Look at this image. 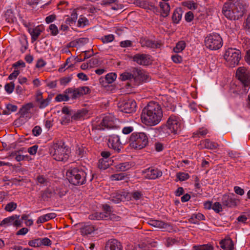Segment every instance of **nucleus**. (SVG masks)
Here are the masks:
<instances>
[{
    "mask_svg": "<svg viewBox=\"0 0 250 250\" xmlns=\"http://www.w3.org/2000/svg\"><path fill=\"white\" fill-rule=\"evenodd\" d=\"M38 146L34 145L28 149V152L31 155H35L37 151Z\"/></svg>",
    "mask_w": 250,
    "mask_h": 250,
    "instance_id": "obj_60",
    "label": "nucleus"
},
{
    "mask_svg": "<svg viewBox=\"0 0 250 250\" xmlns=\"http://www.w3.org/2000/svg\"><path fill=\"white\" fill-rule=\"evenodd\" d=\"M237 200L233 194H224L222 198V204L224 208H232L237 205Z\"/></svg>",
    "mask_w": 250,
    "mask_h": 250,
    "instance_id": "obj_15",
    "label": "nucleus"
},
{
    "mask_svg": "<svg viewBox=\"0 0 250 250\" xmlns=\"http://www.w3.org/2000/svg\"><path fill=\"white\" fill-rule=\"evenodd\" d=\"M133 74L132 75L131 74L128 72H124L120 75V79L122 81H126L127 80H130L132 78L134 79V77L133 76Z\"/></svg>",
    "mask_w": 250,
    "mask_h": 250,
    "instance_id": "obj_52",
    "label": "nucleus"
},
{
    "mask_svg": "<svg viewBox=\"0 0 250 250\" xmlns=\"http://www.w3.org/2000/svg\"><path fill=\"white\" fill-rule=\"evenodd\" d=\"M40 247L42 246H49L51 245V241L47 237L40 238Z\"/></svg>",
    "mask_w": 250,
    "mask_h": 250,
    "instance_id": "obj_50",
    "label": "nucleus"
},
{
    "mask_svg": "<svg viewBox=\"0 0 250 250\" xmlns=\"http://www.w3.org/2000/svg\"><path fill=\"white\" fill-rule=\"evenodd\" d=\"M144 176L149 179H156L162 175V172L157 168L149 167L143 171Z\"/></svg>",
    "mask_w": 250,
    "mask_h": 250,
    "instance_id": "obj_16",
    "label": "nucleus"
},
{
    "mask_svg": "<svg viewBox=\"0 0 250 250\" xmlns=\"http://www.w3.org/2000/svg\"><path fill=\"white\" fill-rule=\"evenodd\" d=\"M208 130L205 127L200 128L198 130L193 133V138L200 137L204 136L208 133Z\"/></svg>",
    "mask_w": 250,
    "mask_h": 250,
    "instance_id": "obj_36",
    "label": "nucleus"
},
{
    "mask_svg": "<svg viewBox=\"0 0 250 250\" xmlns=\"http://www.w3.org/2000/svg\"><path fill=\"white\" fill-rule=\"evenodd\" d=\"M56 216V214L54 212L46 214L45 215L40 216L37 220V223H43L49 221L50 219L55 218Z\"/></svg>",
    "mask_w": 250,
    "mask_h": 250,
    "instance_id": "obj_27",
    "label": "nucleus"
},
{
    "mask_svg": "<svg viewBox=\"0 0 250 250\" xmlns=\"http://www.w3.org/2000/svg\"><path fill=\"white\" fill-rule=\"evenodd\" d=\"M51 100V97L49 96L46 99H43L42 93L39 92L36 95V101L40 108H44L48 106Z\"/></svg>",
    "mask_w": 250,
    "mask_h": 250,
    "instance_id": "obj_19",
    "label": "nucleus"
},
{
    "mask_svg": "<svg viewBox=\"0 0 250 250\" xmlns=\"http://www.w3.org/2000/svg\"><path fill=\"white\" fill-rule=\"evenodd\" d=\"M114 39V36L112 34L105 35L102 38V42L104 43H107L112 42Z\"/></svg>",
    "mask_w": 250,
    "mask_h": 250,
    "instance_id": "obj_51",
    "label": "nucleus"
},
{
    "mask_svg": "<svg viewBox=\"0 0 250 250\" xmlns=\"http://www.w3.org/2000/svg\"><path fill=\"white\" fill-rule=\"evenodd\" d=\"M186 47V42L185 41H181L176 43V46L173 48V50L176 53H179L183 51Z\"/></svg>",
    "mask_w": 250,
    "mask_h": 250,
    "instance_id": "obj_39",
    "label": "nucleus"
},
{
    "mask_svg": "<svg viewBox=\"0 0 250 250\" xmlns=\"http://www.w3.org/2000/svg\"><path fill=\"white\" fill-rule=\"evenodd\" d=\"M17 204L13 202H11L5 206L4 209L7 211L11 212L17 208Z\"/></svg>",
    "mask_w": 250,
    "mask_h": 250,
    "instance_id": "obj_45",
    "label": "nucleus"
},
{
    "mask_svg": "<svg viewBox=\"0 0 250 250\" xmlns=\"http://www.w3.org/2000/svg\"><path fill=\"white\" fill-rule=\"evenodd\" d=\"M129 200H137L143 197V194L139 191H135L132 192H128Z\"/></svg>",
    "mask_w": 250,
    "mask_h": 250,
    "instance_id": "obj_38",
    "label": "nucleus"
},
{
    "mask_svg": "<svg viewBox=\"0 0 250 250\" xmlns=\"http://www.w3.org/2000/svg\"><path fill=\"white\" fill-rule=\"evenodd\" d=\"M204 43L207 48L211 50H217L222 46L223 40L219 34L212 33L205 37Z\"/></svg>",
    "mask_w": 250,
    "mask_h": 250,
    "instance_id": "obj_6",
    "label": "nucleus"
},
{
    "mask_svg": "<svg viewBox=\"0 0 250 250\" xmlns=\"http://www.w3.org/2000/svg\"><path fill=\"white\" fill-rule=\"evenodd\" d=\"M78 89H79L81 96L87 94L90 91V88L88 86L80 87H78Z\"/></svg>",
    "mask_w": 250,
    "mask_h": 250,
    "instance_id": "obj_54",
    "label": "nucleus"
},
{
    "mask_svg": "<svg viewBox=\"0 0 250 250\" xmlns=\"http://www.w3.org/2000/svg\"><path fill=\"white\" fill-rule=\"evenodd\" d=\"M117 75L115 73H110L105 76V80L108 83H112L116 79Z\"/></svg>",
    "mask_w": 250,
    "mask_h": 250,
    "instance_id": "obj_42",
    "label": "nucleus"
},
{
    "mask_svg": "<svg viewBox=\"0 0 250 250\" xmlns=\"http://www.w3.org/2000/svg\"><path fill=\"white\" fill-rule=\"evenodd\" d=\"M243 5L238 1L229 0L223 6L222 13L228 19L236 20L242 17L244 14Z\"/></svg>",
    "mask_w": 250,
    "mask_h": 250,
    "instance_id": "obj_2",
    "label": "nucleus"
},
{
    "mask_svg": "<svg viewBox=\"0 0 250 250\" xmlns=\"http://www.w3.org/2000/svg\"><path fill=\"white\" fill-rule=\"evenodd\" d=\"M131 164L129 162H125L116 165L115 167L116 169L120 171H125L131 167Z\"/></svg>",
    "mask_w": 250,
    "mask_h": 250,
    "instance_id": "obj_33",
    "label": "nucleus"
},
{
    "mask_svg": "<svg viewBox=\"0 0 250 250\" xmlns=\"http://www.w3.org/2000/svg\"><path fill=\"white\" fill-rule=\"evenodd\" d=\"M111 163L107 160L104 159H100L98 163V167L100 169H105L107 168Z\"/></svg>",
    "mask_w": 250,
    "mask_h": 250,
    "instance_id": "obj_40",
    "label": "nucleus"
},
{
    "mask_svg": "<svg viewBox=\"0 0 250 250\" xmlns=\"http://www.w3.org/2000/svg\"><path fill=\"white\" fill-rule=\"evenodd\" d=\"M183 11L181 8H177L174 11L172 16V20L174 23H178L182 17Z\"/></svg>",
    "mask_w": 250,
    "mask_h": 250,
    "instance_id": "obj_28",
    "label": "nucleus"
},
{
    "mask_svg": "<svg viewBox=\"0 0 250 250\" xmlns=\"http://www.w3.org/2000/svg\"><path fill=\"white\" fill-rule=\"evenodd\" d=\"M94 231V228L92 225H86L83 227L80 231L82 235H87L91 234Z\"/></svg>",
    "mask_w": 250,
    "mask_h": 250,
    "instance_id": "obj_32",
    "label": "nucleus"
},
{
    "mask_svg": "<svg viewBox=\"0 0 250 250\" xmlns=\"http://www.w3.org/2000/svg\"><path fill=\"white\" fill-rule=\"evenodd\" d=\"M198 146L200 149L207 148L213 150L217 148L219 146V145L217 143L207 139L201 141Z\"/></svg>",
    "mask_w": 250,
    "mask_h": 250,
    "instance_id": "obj_22",
    "label": "nucleus"
},
{
    "mask_svg": "<svg viewBox=\"0 0 250 250\" xmlns=\"http://www.w3.org/2000/svg\"><path fill=\"white\" fill-rule=\"evenodd\" d=\"M106 211L104 212H95L93 214L90 215L89 216V219L91 220H101L107 219Z\"/></svg>",
    "mask_w": 250,
    "mask_h": 250,
    "instance_id": "obj_31",
    "label": "nucleus"
},
{
    "mask_svg": "<svg viewBox=\"0 0 250 250\" xmlns=\"http://www.w3.org/2000/svg\"><path fill=\"white\" fill-rule=\"evenodd\" d=\"M167 126L170 132L177 134L181 131L183 123L179 117L171 115L167 120Z\"/></svg>",
    "mask_w": 250,
    "mask_h": 250,
    "instance_id": "obj_9",
    "label": "nucleus"
},
{
    "mask_svg": "<svg viewBox=\"0 0 250 250\" xmlns=\"http://www.w3.org/2000/svg\"><path fill=\"white\" fill-rule=\"evenodd\" d=\"M49 31L52 36H56L58 33L59 30L57 26L54 24H51L49 25Z\"/></svg>",
    "mask_w": 250,
    "mask_h": 250,
    "instance_id": "obj_49",
    "label": "nucleus"
},
{
    "mask_svg": "<svg viewBox=\"0 0 250 250\" xmlns=\"http://www.w3.org/2000/svg\"><path fill=\"white\" fill-rule=\"evenodd\" d=\"M140 42L142 47L150 48H158L161 46V44L158 42L148 39L147 38H141Z\"/></svg>",
    "mask_w": 250,
    "mask_h": 250,
    "instance_id": "obj_20",
    "label": "nucleus"
},
{
    "mask_svg": "<svg viewBox=\"0 0 250 250\" xmlns=\"http://www.w3.org/2000/svg\"><path fill=\"white\" fill-rule=\"evenodd\" d=\"M125 177V176L124 173H121L112 175L110 176V179L112 181H120L124 180Z\"/></svg>",
    "mask_w": 250,
    "mask_h": 250,
    "instance_id": "obj_46",
    "label": "nucleus"
},
{
    "mask_svg": "<svg viewBox=\"0 0 250 250\" xmlns=\"http://www.w3.org/2000/svg\"><path fill=\"white\" fill-rule=\"evenodd\" d=\"M221 248L224 250H233L234 244L233 241L230 239H224L220 242Z\"/></svg>",
    "mask_w": 250,
    "mask_h": 250,
    "instance_id": "obj_26",
    "label": "nucleus"
},
{
    "mask_svg": "<svg viewBox=\"0 0 250 250\" xmlns=\"http://www.w3.org/2000/svg\"><path fill=\"white\" fill-rule=\"evenodd\" d=\"M40 238L30 240L28 242V245L33 247H40Z\"/></svg>",
    "mask_w": 250,
    "mask_h": 250,
    "instance_id": "obj_56",
    "label": "nucleus"
},
{
    "mask_svg": "<svg viewBox=\"0 0 250 250\" xmlns=\"http://www.w3.org/2000/svg\"><path fill=\"white\" fill-rule=\"evenodd\" d=\"M20 216L17 215H13L4 218L0 223V226L4 228L13 225L15 227L21 226V221L19 219Z\"/></svg>",
    "mask_w": 250,
    "mask_h": 250,
    "instance_id": "obj_14",
    "label": "nucleus"
},
{
    "mask_svg": "<svg viewBox=\"0 0 250 250\" xmlns=\"http://www.w3.org/2000/svg\"><path fill=\"white\" fill-rule=\"evenodd\" d=\"M159 6L161 10V15L164 17H167L170 12V5L168 3L166 2H160Z\"/></svg>",
    "mask_w": 250,
    "mask_h": 250,
    "instance_id": "obj_29",
    "label": "nucleus"
},
{
    "mask_svg": "<svg viewBox=\"0 0 250 250\" xmlns=\"http://www.w3.org/2000/svg\"><path fill=\"white\" fill-rule=\"evenodd\" d=\"M49 153L54 160L65 162L69 157L70 151L63 142L58 140L50 145Z\"/></svg>",
    "mask_w": 250,
    "mask_h": 250,
    "instance_id": "obj_4",
    "label": "nucleus"
},
{
    "mask_svg": "<svg viewBox=\"0 0 250 250\" xmlns=\"http://www.w3.org/2000/svg\"><path fill=\"white\" fill-rule=\"evenodd\" d=\"M120 44L122 47H129L132 45V42L129 40H125L121 42Z\"/></svg>",
    "mask_w": 250,
    "mask_h": 250,
    "instance_id": "obj_63",
    "label": "nucleus"
},
{
    "mask_svg": "<svg viewBox=\"0 0 250 250\" xmlns=\"http://www.w3.org/2000/svg\"><path fill=\"white\" fill-rule=\"evenodd\" d=\"M88 24V21L87 19L82 16L80 17L78 21V26L79 27H84Z\"/></svg>",
    "mask_w": 250,
    "mask_h": 250,
    "instance_id": "obj_47",
    "label": "nucleus"
},
{
    "mask_svg": "<svg viewBox=\"0 0 250 250\" xmlns=\"http://www.w3.org/2000/svg\"><path fill=\"white\" fill-rule=\"evenodd\" d=\"M6 110L3 111L2 114L4 115H9L12 112L17 111L18 107L16 105L8 104L6 105Z\"/></svg>",
    "mask_w": 250,
    "mask_h": 250,
    "instance_id": "obj_35",
    "label": "nucleus"
},
{
    "mask_svg": "<svg viewBox=\"0 0 250 250\" xmlns=\"http://www.w3.org/2000/svg\"><path fill=\"white\" fill-rule=\"evenodd\" d=\"M118 106L121 111L131 113L135 111L136 103L133 100H124L118 103Z\"/></svg>",
    "mask_w": 250,
    "mask_h": 250,
    "instance_id": "obj_11",
    "label": "nucleus"
},
{
    "mask_svg": "<svg viewBox=\"0 0 250 250\" xmlns=\"http://www.w3.org/2000/svg\"><path fill=\"white\" fill-rule=\"evenodd\" d=\"M176 178L180 181H185L189 178V175L188 173L178 172L176 174Z\"/></svg>",
    "mask_w": 250,
    "mask_h": 250,
    "instance_id": "obj_43",
    "label": "nucleus"
},
{
    "mask_svg": "<svg viewBox=\"0 0 250 250\" xmlns=\"http://www.w3.org/2000/svg\"><path fill=\"white\" fill-rule=\"evenodd\" d=\"M66 93L70 94V97L72 99H77L82 96L78 88L74 89H68L66 90Z\"/></svg>",
    "mask_w": 250,
    "mask_h": 250,
    "instance_id": "obj_37",
    "label": "nucleus"
},
{
    "mask_svg": "<svg viewBox=\"0 0 250 250\" xmlns=\"http://www.w3.org/2000/svg\"><path fill=\"white\" fill-rule=\"evenodd\" d=\"M105 248V250H122V246L118 240L111 239L106 243Z\"/></svg>",
    "mask_w": 250,
    "mask_h": 250,
    "instance_id": "obj_23",
    "label": "nucleus"
},
{
    "mask_svg": "<svg viewBox=\"0 0 250 250\" xmlns=\"http://www.w3.org/2000/svg\"><path fill=\"white\" fill-rule=\"evenodd\" d=\"M56 18L55 15H51L46 17L45 21L47 23L49 24L54 21Z\"/></svg>",
    "mask_w": 250,
    "mask_h": 250,
    "instance_id": "obj_64",
    "label": "nucleus"
},
{
    "mask_svg": "<svg viewBox=\"0 0 250 250\" xmlns=\"http://www.w3.org/2000/svg\"><path fill=\"white\" fill-rule=\"evenodd\" d=\"M123 7V5L119 3L118 0L111 6V8L114 10H121Z\"/></svg>",
    "mask_w": 250,
    "mask_h": 250,
    "instance_id": "obj_57",
    "label": "nucleus"
},
{
    "mask_svg": "<svg viewBox=\"0 0 250 250\" xmlns=\"http://www.w3.org/2000/svg\"><path fill=\"white\" fill-rule=\"evenodd\" d=\"M86 111L85 110H78L77 112L74 113L73 112H72L71 118L74 120H80L81 118H83L86 114Z\"/></svg>",
    "mask_w": 250,
    "mask_h": 250,
    "instance_id": "obj_34",
    "label": "nucleus"
},
{
    "mask_svg": "<svg viewBox=\"0 0 250 250\" xmlns=\"http://www.w3.org/2000/svg\"><path fill=\"white\" fill-rule=\"evenodd\" d=\"M193 249L194 250H213V246L208 244L194 246Z\"/></svg>",
    "mask_w": 250,
    "mask_h": 250,
    "instance_id": "obj_41",
    "label": "nucleus"
},
{
    "mask_svg": "<svg viewBox=\"0 0 250 250\" xmlns=\"http://www.w3.org/2000/svg\"><path fill=\"white\" fill-rule=\"evenodd\" d=\"M222 205L218 202L214 203L213 205L212 208L217 213H218L222 210Z\"/></svg>",
    "mask_w": 250,
    "mask_h": 250,
    "instance_id": "obj_53",
    "label": "nucleus"
},
{
    "mask_svg": "<svg viewBox=\"0 0 250 250\" xmlns=\"http://www.w3.org/2000/svg\"><path fill=\"white\" fill-rule=\"evenodd\" d=\"M132 60L139 65H148L152 63V57L147 54L138 53L132 57Z\"/></svg>",
    "mask_w": 250,
    "mask_h": 250,
    "instance_id": "obj_12",
    "label": "nucleus"
},
{
    "mask_svg": "<svg viewBox=\"0 0 250 250\" xmlns=\"http://www.w3.org/2000/svg\"><path fill=\"white\" fill-rule=\"evenodd\" d=\"M193 14L192 12L189 11L185 15V20L187 22H190L193 19Z\"/></svg>",
    "mask_w": 250,
    "mask_h": 250,
    "instance_id": "obj_62",
    "label": "nucleus"
},
{
    "mask_svg": "<svg viewBox=\"0 0 250 250\" xmlns=\"http://www.w3.org/2000/svg\"><path fill=\"white\" fill-rule=\"evenodd\" d=\"M69 97L66 94H59L55 97V101L58 102L67 101Z\"/></svg>",
    "mask_w": 250,
    "mask_h": 250,
    "instance_id": "obj_48",
    "label": "nucleus"
},
{
    "mask_svg": "<svg viewBox=\"0 0 250 250\" xmlns=\"http://www.w3.org/2000/svg\"><path fill=\"white\" fill-rule=\"evenodd\" d=\"M42 128L39 126H36L32 130L33 134L34 136L40 135L42 133Z\"/></svg>",
    "mask_w": 250,
    "mask_h": 250,
    "instance_id": "obj_61",
    "label": "nucleus"
},
{
    "mask_svg": "<svg viewBox=\"0 0 250 250\" xmlns=\"http://www.w3.org/2000/svg\"><path fill=\"white\" fill-rule=\"evenodd\" d=\"M4 88L7 93H11L14 89V84L12 83H7L5 84Z\"/></svg>",
    "mask_w": 250,
    "mask_h": 250,
    "instance_id": "obj_58",
    "label": "nucleus"
},
{
    "mask_svg": "<svg viewBox=\"0 0 250 250\" xmlns=\"http://www.w3.org/2000/svg\"><path fill=\"white\" fill-rule=\"evenodd\" d=\"M236 76L243 84L245 92H248L250 83V73L248 69L244 66L239 67L236 70Z\"/></svg>",
    "mask_w": 250,
    "mask_h": 250,
    "instance_id": "obj_8",
    "label": "nucleus"
},
{
    "mask_svg": "<svg viewBox=\"0 0 250 250\" xmlns=\"http://www.w3.org/2000/svg\"><path fill=\"white\" fill-rule=\"evenodd\" d=\"M148 224L158 229H167L169 226L167 223L158 220L150 219L148 221Z\"/></svg>",
    "mask_w": 250,
    "mask_h": 250,
    "instance_id": "obj_25",
    "label": "nucleus"
},
{
    "mask_svg": "<svg viewBox=\"0 0 250 250\" xmlns=\"http://www.w3.org/2000/svg\"><path fill=\"white\" fill-rule=\"evenodd\" d=\"M43 28L41 25H38L34 28L29 27L28 31L31 36L32 42L36 41L43 31Z\"/></svg>",
    "mask_w": 250,
    "mask_h": 250,
    "instance_id": "obj_21",
    "label": "nucleus"
},
{
    "mask_svg": "<svg viewBox=\"0 0 250 250\" xmlns=\"http://www.w3.org/2000/svg\"><path fill=\"white\" fill-rule=\"evenodd\" d=\"M20 42L21 45V51L22 53H24L27 49L28 46V42L25 38H22L20 40Z\"/></svg>",
    "mask_w": 250,
    "mask_h": 250,
    "instance_id": "obj_44",
    "label": "nucleus"
},
{
    "mask_svg": "<svg viewBox=\"0 0 250 250\" xmlns=\"http://www.w3.org/2000/svg\"><path fill=\"white\" fill-rule=\"evenodd\" d=\"M163 117L161 105L157 102H150L142 110V122L147 126H155L159 124Z\"/></svg>",
    "mask_w": 250,
    "mask_h": 250,
    "instance_id": "obj_1",
    "label": "nucleus"
},
{
    "mask_svg": "<svg viewBox=\"0 0 250 250\" xmlns=\"http://www.w3.org/2000/svg\"><path fill=\"white\" fill-rule=\"evenodd\" d=\"M103 208L104 211H106V215H107L106 220L110 219L114 221H118L120 220V217L119 216L112 213L111 208L110 206L104 205L103 206Z\"/></svg>",
    "mask_w": 250,
    "mask_h": 250,
    "instance_id": "obj_24",
    "label": "nucleus"
},
{
    "mask_svg": "<svg viewBox=\"0 0 250 250\" xmlns=\"http://www.w3.org/2000/svg\"><path fill=\"white\" fill-rule=\"evenodd\" d=\"M77 44L79 46H82L88 43L89 39L87 38H81L76 40Z\"/></svg>",
    "mask_w": 250,
    "mask_h": 250,
    "instance_id": "obj_59",
    "label": "nucleus"
},
{
    "mask_svg": "<svg viewBox=\"0 0 250 250\" xmlns=\"http://www.w3.org/2000/svg\"><path fill=\"white\" fill-rule=\"evenodd\" d=\"M134 81H136V84H139L142 82L147 81L149 80V76L146 72L135 68L133 71Z\"/></svg>",
    "mask_w": 250,
    "mask_h": 250,
    "instance_id": "obj_18",
    "label": "nucleus"
},
{
    "mask_svg": "<svg viewBox=\"0 0 250 250\" xmlns=\"http://www.w3.org/2000/svg\"><path fill=\"white\" fill-rule=\"evenodd\" d=\"M116 120L114 117L109 114L103 117L99 124H93V125L98 130L113 128L116 126Z\"/></svg>",
    "mask_w": 250,
    "mask_h": 250,
    "instance_id": "obj_10",
    "label": "nucleus"
},
{
    "mask_svg": "<svg viewBox=\"0 0 250 250\" xmlns=\"http://www.w3.org/2000/svg\"><path fill=\"white\" fill-rule=\"evenodd\" d=\"M122 143L118 136L113 135L108 138V146L117 152H119L122 147Z\"/></svg>",
    "mask_w": 250,
    "mask_h": 250,
    "instance_id": "obj_17",
    "label": "nucleus"
},
{
    "mask_svg": "<svg viewBox=\"0 0 250 250\" xmlns=\"http://www.w3.org/2000/svg\"><path fill=\"white\" fill-rule=\"evenodd\" d=\"M224 58L227 64L233 67L238 64L241 58V52L235 48H229L226 50Z\"/></svg>",
    "mask_w": 250,
    "mask_h": 250,
    "instance_id": "obj_7",
    "label": "nucleus"
},
{
    "mask_svg": "<svg viewBox=\"0 0 250 250\" xmlns=\"http://www.w3.org/2000/svg\"><path fill=\"white\" fill-rule=\"evenodd\" d=\"M128 192L125 190L117 191L112 193L110 195V200L114 203L129 201Z\"/></svg>",
    "mask_w": 250,
    "mask_h": 250,
    "instance_id": "obj_13",
    "label": "nucleus"
},
{
    "mask_svg": "<svg viewBox=\"0 0 250 250\" xmlns=\"http://www.w3.org/2000/svg\"><path fill=\"white\" fill-rule=\"evenodd\" d=\"M131 147L141 149L146 147L148 143V137L144 132H134L131 134L129 140Z\"/></svg>",
    "mask_w": 250,
    "mask_h": 250,
    "instance_id": "obj_5",
    "label": "nucleus"
},
{
    "mask_svg": "<svg viewBox=\"0 0 250 250\" xmlns=\"http://www.w3.org/2000/svg\"><path fill=\"white\" fill-rule=\"evenodd\" d=\"M87 171L77 167L69 168L66 173V178L72 185L80 186L85 184L87 180L91 182L93 176L91 173L87 176Z\"/></svg>",
    "mask_w": 250,
    "mask_h": 250,
    "instance_id": "obj_3",
    "label": "nucleus"
},
{
    "mask_svg": "<svg viewBox=\"0 0 250 250\" xmlns=\"http://www.w3.org/2000/svg\"><path fill=\"white\" fill-rule=\"evenodd\" d=\"M33 107L34 105L32 103H27L22 106L19 112L22 117H24L29 114L30 112V110Z\"/></svg>",
    "mask_w": 250,
    "mask_h": 250,
    "instance_id": "obj_30",
    "label": "nucleus"
},
{
    "mask_svg": "<svg viewBox=\"0 0 250 250\" xmlns=\"http://www.w3.org/2000/svg\"><path fill=\"white\" fill-rule=\"evenodd\" d=\"M71 119V116L69 115H64L62 118L61 124L63 125H67L70 122Z\"/></svg>",
    "mask_w": 250,
    "mask_h": 250,
    "instance_id": "obj_55",
    "label": "nucleus"
}]
</instances>
